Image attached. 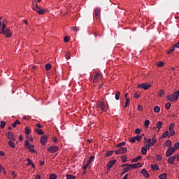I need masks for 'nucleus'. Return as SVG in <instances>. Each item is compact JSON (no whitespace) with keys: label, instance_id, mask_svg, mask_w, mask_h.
<instances>
[{"label":"nucleus","instance_id":"1a4fd4ad","mask_svg":"<svg viewBox=\"0 0 179 179\" xmlns=\"http://www.w3.org/2000/svg\"><path fill=\"white\" fill-rule=\"evenodd\" d=\"M117 163V159L110 160L106 165V170L109 171L110 169Z\"/></svg>","mask_w":179,"mask_h":179},{"label":"nucleus","instance_id":"393cba45","mask_svg":"<svg viewBox=\"0 0 179 179\" xmlns=\"http://www.w3.org/2000/svg\"><path fill=\"white\" fill-rule=\"evenodd\" d=\"M20 121L15 120V122L12 124L13 128H16L17 125H20Z\"/></svg>","mask_w":179,"mask_h":179},{"label":"nucleus","instance_id":"69168bd1","mask_svg":"<svg viewBox=\"0 0 179 179\" xmlns=\"http://www.w3.org/2000/svg\"><path fill=\"white\" fill-rule=\"evenodd\" d=\"M73 30H75L76 31H79V30H80L79 27H74Z\"/></svg>","mask_w":179,"mask_h":179},{"label":"nucleus","instance_id":"c03bdc74","mask_svg":"<svg viewBox=\"0 0 179 179\" xmlns=\"http://www.w3.org/2000/svg\"><path fill=\"white\" fill-rule=\"evenodd\" d=\"M1 27L2 28L0 30H6V29H8V28H6V24H5L4 22H3Z\"/></svg>","mask_w":179,"mask_h":179},{"label":"nucleus","instance_id":"0eeeda50","mask_svg":"<svg viewBox=\"0 0 179 179\" xmlns=\"http://www.w3.org/2000/svg\"><path fill=\"white\" fill-rule=\"evenodd\" d=\"M47 150L49 153H55L56 152H58L59 148L58 146H50L48 148H47Z\"/></svg>","mask_w":179,"mask_h":179},{"label":"nucleus","instance_id":"9b49d317","mask_svg":"<svg viewBox=\"0 0 179 179\" xmlns=\"http://www.w3.org/2000/svg\"><path fill=\"white\" fill-rule=\"evenodd\" d=\"M141 139H142V136L137 135V136L133 137L130 140V142H131L132 143H135V142H136V141H138L139 142V141H141Z\"/></svg>","mask_w":179,"mask_h":179},{"label":"nucleus","instance_id":"e433bc0d","mask_svg":"<svg viewBox=\"0 0 179 179\" xmlns=\"http://www.w3.org/2000/svg\"><path fill=\"white\" fill-rule=\"evenodd\" d=\"M151 169L152 170H159V166H157V164H154L151 166Z\"/></svg>","mask_w":179,"mask_h":179},{"label":"nucleus","instance_id":"5701e85b","mask_svg":"<svg viewBox=\"0 0 179 179\" xmlns=\"http://www.w3.org/2000/svg\"><path fill=\"white\" fill-rule=\"evenodd\" d=\"M130 103H131V101H130L129 98H127L126 101H125L124 108H127V107H128L129 106Z\"/></svg>","mask_w":179,"mask_h":179},{"label":"nucleus","instance_id":"ddd939ff","mask_svg":"<svg viewBox=\"0 0 179 179\" xmlns=\"http://www.w3.org/2000/svg\"><path fill=\"white\" fill-rule=\"evenodd\" d=\"M35 12H37V13L38 15H44L45 13H47V10L43 9V8L39 7V8H36V10H35Z\"/></svg>","mask_w":179,"mask_h":179},{"label":"nucleus","instance_id":"4d7b16f0","mask_svg":"<svg viewBox=\"0 0 179 179\" xmlns=\"http://www.w3.org/2000/svg\"><path fill=\"white\" fill-rule=\"evenodd\" d=\"M27 160V162H28L29 166H31V164H33V162H31V159H29V158H28Z\"/></svg>","mask_w":179,"mask_h":179},{"label":"nucleus","instance_id":"412c9836","mask_svg":"<svg viewBox=\"0 0 179 179\" xmlns=\"http://www.w3.org/2000/svg\"><path fill=\"white\" fill-rule=\"evenodd\" d=\"M141 159H142V156L138 155L137 157L134 158L132 159V162H133V163H136V162H139V160H141Z\"/></svg>","mask_w":179,"mask_h":179},{"label":"nucleus","instance_id":"13d9d810","mask_svg":"<svg viewBox=\"0 0 179 179\" xmlns=\"http://www.w3.org/2000/svg\"><path fill=\"white\" fill-rule=\"evenodd\" d=\"M144 139L147 143H150V141H152V139L147 138L146 137H145Z\"/></svg>","mask_w":179,"mask_h":179},{"label":"nucleus","instance_id":"6ab92c4d","mask_svg":"<svg viewBox=\"0 0 179 179\" xmlns=\"http://www.w3.org/2000/svg\"><path fill=\"white\" fill-rule=\"evenodd\" d=\"M35 132H36L38 135H44V132L43 130H41V129H35Z\"/></svg>","mask_w":179,"mask_h":179},{"label":"nucleus","instance_id":"774afa93","mask_svg":"<svg viewBox=\"0 0 179 179\" xmlns=\"http://www.w3.org/2000/svg\"><path fill=\"white\" fill-rule=\"evenodd\" d=\"M175 94H176L177 97H179V90L175 92Z\"/></svg>","mask_w":179,"mask_h":179},{"label":"nucleus","instance_id":"3c124183","mask_svg":"<svg viewBox=\"0 0 179 179\" xmlns=\"http://www.w3.org/2000/svg\"><path fill=\"white\" fill-rule=\"evenodd\" d=\"M129 166L131 167V169H137L136 164H129Z\"/></svg>","mask_w":179,"mask_h":179},{"label":"nucleus","instance_id":"052dcab7","mask_svg":"<svg viewBox=\"0 0 179 179\" xmlns=\"http://www.w3.org/2000/svg\"><path fill=\"white\" fill-rule=\"evenodd\" d=\"M135 134H137V135H138V134H141V129L138 128L135 130Z\"/></svg>","mask_w":179,"mask_h":179},{"label":"nucleus","instance_id":"9d476101","mask_svg":"<svg viewBox=\"0 0 179 179\" xmlns=\"http://www.w3.org/2000/svg\"><path fill=\"white\" fill-rule=\"evenodd\" d=\"M93 159H94V156H91L90 158H89V160L86 162V164L83 166V169L84 170H86V169H87V167H89L90 163H92V160H93Z\"/></svg>","mask_w":179,"mask_h":179},{"label":"nucleus","instance_id":"7c9ffc66","mask_svg":"<svg viewBox=\"0 0 179 179\" xmlns=\"http://www.w3.org/2000/svg\"><path fill=\"white\" fill-rule=\"evenodd\" d=\"M129 170H131V166H127V167H125L123 169L124 173H128V171H129Z\"/></svg>","mask_w":179,"mask_h":179},{"label":"nucleus","instance_id":"6e6552de","mask_svg":"<svg viewBox=\"0 0 179 179\" xmlns=\"http://www.w3.org/2000/svg\"><path fill=\"white\" fill-rule=\"evenodd\" d=\"M175 150L173 149V147H169L167 150H166V157H170V156H172V155L175 152Z\"/></svg>","mask_w":179,"mask_h":179},{"label":"nucleus","instance_id":"f704fd0d","mask_svg":"<svg viewBox=\"0 0 179 179\" xmlns=\"http://www.w3.org/2000/svg\"><path fill=\"white\" fill-rule=\"evenodd\" d=\"M99 13H100V8H96L95 11H94V15L96 16V17H97V16H99Z\"/></svg>","mask_w":179,"mask_h":179},{"label":"nucleus","instance_id":"6e6d98bb","mask_svg":"<svg viewBox=\"0 0 179 179\" xmlns=\"http://www.w3.org/2000/svg\"><path fill=\"white\" fill-rule=\"evenodd\" d=\"M66 58L67 59H71V52H68L66 55Z\"/></svg>","mask_w":179,"mask_h":179},{"label":"nucleus","instance_id":"4be33fe9","mask_svg":"<svg viewBox=\"0 0 179 179\" xmlns=\"http://www.w3.org/2000/svg\"><path fill=\"white\" fill-rule=\"evenodd\" d=\"M66 179H76V176H75L73 175L66 174Z\"/></svg>","mask_w":179,"mask_h":179},{"label":"nucleus","instance_id":"c9c22d12","mask_svg":"<svg viewBox=\"0 0 179 179\" xmlns=\"http://www.w3.org/2000/svg\"><path fill=\"white\" fill-rule=\"evenodd\" d=\"M100 78V73H96L94 78V82H97V80Z\"/></svg>","mask_w":179,"mask_h":179},{"label":"nucleus","instance_id":"f03ea898","mask_svg":"<svg viewBox=\"0 0 179 179\" xmlns=\"http://www.w3.org/2000/svg\"><path fill=\"white\" fill-rule=\"evenodd\" d=\"M0 34H3L7 38L12 37V31L10 29L7 28L6 29H0Z\"/></svg>","mask_w":179,"mask_h":179},{"label":"nucleus","instance_id":"58836bf2","mask_svg":"<svg viewBox=\"0 0 179 179\" xmlns=\"http://www.w3.org/2000/svg\"><path fill=\"white\" fill-rule=\"evenodd\" d=\"M120 96H121V92L117 91L116 92V94H115V99L116 100H120Z\"/></svg>","mask_w":179,"mask_h":179},{"label":"nucleus","instance_id":"680f3d73","mask_svg":"<svg viewBox=\"0 0 179 179\" xmlns=\"http://www.w3.org/2000/svg\"><path fill=\"white\" fill-rule=\"evenodd\" d=\"M136 167L137 169L139 168V167H142V164H141V163H139V162L136 163Z\"/></svg>","mask_w":179,"mask_h":179},{"label":"nucleus","instance_id":"338daca9","mask_svg":"<svg viewBox=\"0 0 179 179\" xmlns=\"http://www.w3.org/2000/svg\"><path fill=\"white\" fill-rule=\"evenodd\" d=\"M128 176H129V174L127 173L122 179H128Z\"/></svg>","mask_w":179,"mask_h":179},{"label":"nucleus","instance_id":"473e14b6","mask_svg":"<svg viewBox=\"0 0 179 179\" xmlns=\"http://www.w3.org/2000/svg\"><path fill=\"white\" fill-rule=\"evenodd\" d=\"M154 113H160V107L156 106L154 107Z\"/></svg>","mask_w":179,"mask_h":179},{"label":"nucleus","instance_id":"c756f323","mask_svg":"<svg viewBox=\"0 0 179 179\" xmlns=\"http://www.w3.org/2000/svg\"><path fill=\"white\" fill-rule=\"evenodd\" d=\"M0 173H3L4 176H6V171H5V169L0 165Z\"/></svg>","mask_w":179,"mask_h":179},{"label":"nucleus","instance_id":"5fc2aeb1","mask_svg":"<svg viewBox=\"0 0 179 179\" xmlns=\"http://www.w3.org/2000/svg\"><path fill=\"white\" fill-rule=\"evenodd\" d=\"M37 8H40L39 6H38V4L37 3H35V6H34L33 7H32V9H33V10H36V9H37Z\"/></svg>","mask_w":179,"mask_h":179},{"label":"nucleus","instance_id":"0e129e2a","mask_svg":"<svg viewBox=\"0 0 179 179\" xmlns=\"http://www.w3.org/2000/svg\"><path fill=\"white\" fill-rule=\"evenodd\" d=\"M134 97H135V99H139V97H140L139 94L136 93V94H134Z\"/></svg>","mask_w":179,"mask_h":179},{"label":"nucleus","instance_id":"b1692460","mask_svg":"<svg viewBox=\"0 0 179 179\" xmlns=\"http://www.w3.org/2000/svg\"><path fill=\"white\" fill-rule=\"evenodd\" d=\"M175 151L176 150H178L179 149V142H176L174 145L173 148H172Z\"/></svg>","mask_w":179,"mask_h":179},{"label":"nucleus","instance_id":"aec40b11","mask_svg":"<svg viewBox=\"0 0 179 179\" xmlns=\"http://www.w3.org/2000/svg\"><path fill=\"white\" fill-rule=\"evenodd\" d=\"M162 125H163V122H162V121H159L157 122L156 128L160 130L162 129Z\"/></svg>","mask_w":179,"mask_h":179},{"label":"nucleus","instance_id":"bb28decb","mask_svg":"<svg viewBox=\"0 0 179 179\" xmlns=\"http://www.w3.org/2000/svg\"><path fill=\"white\" fill-rule=\"evenodd\" d=\"M141 153L142 155H146V153H148V149L146 148V147H143L141 148Z\"/></svg>","mask_w":179,"mask_h":179},{"label":"nucleus","instance_id":"a19ab883","mask_svg":"<svg viewBox=\"0 0 179 179\" xmlns=\"http://www.w3.org/2000/svg\"><path fill=\"white\" fill-rule=\"evenodd\" d=\"M31 131V130L30 129H29L28 127H25V134H26V135H29Z\"/></svg>","mask_w":179,"mask_h":179},{"label":"nucleus","instance_id":"ea45409f","mask_svg":"<svg viewBox=\"0 0 179 179\" xmlns=\"http://www.w3.org/2000/svg\"><path fill=\"white\" fill-rule=\"evenodd\" d=\"M8 145H9V146H10V148H15V143H13V141H9Z\"/></svg>","mask_w":179,"mask_h":179},{"label":"nucleus","instance_id":"de8ad7c7","mask_svg":"<svg viewBox=\"0 0 179 179\" xmlns=\"http://www.w3.org/2000/svg\"><path fill=\"white\" fill-rule=\"evenodd\" d=\"M157 66H159L160 68L164 66V62H159V63L157 64Z\"/></svg>","mask_w":179,"mask_h":179},{"label":"nucleus","instance_id":"72a5a7b5","mask_svg":"<svg viewBox=\"0 0 179 179\" xmlns=\"http://www.w3.org/2000/svg\"><path fill=\"white\" fill-rule=\"evenodd\" d=\"M171 107V103L168 102L165 105L166 110H170V108Z\"/></svg>","mask_w":179,"mask_h":179},{"label":"nucleus","instance_id":"a211bd4d","mask_svg":"<svg viewBox=\"0 0 179 179\" xmlns=\"http://www.w3.org/2000/svg\"><path fill=\"white\" fill-rule=\"evenodd\" d=\"M119 152L120 155H122V153H127V148H122V147L120 148Z\"/></svg>","mask_w":179,"mask_h":179},{"label":"nucleus","instance_id":"cd10ccee","mask_svg":"<svg viewBox=\"0 0 179 179\" xmlns=\"http://www.w3.org/2000/svg\"><path fill=\"white\" fill-rule=\"evenodd\" d=\"M165 145H166V146H169V148H171V145H173V143H171V141L170 140H166L165 141Z\"/></svg>","mask_w":179,"mask_h":179},{"label":"nucleus","instance_id":"4c0bfd02","mask_svg":"<svg viewBox=\"0 0 179 179\" xmlns=\"http://www.w3.org/2000/svg\"><path fill=\"white\" fill-rule=\"evenodd\" d=\"M113 153H114V150L108 151L106 154V156H107L108 157H110V156H111Z\"/></svg>","mask_w":179,"mask_h":179},{"label":"nucleus","instance_id":"dca6fc26","mask_svg":"<svg viewBox=\"0 0 179 179\" xmlns=\"http://www.w3.org/2000/svg\"><path fill=\"white\" fill-rule=\"evenodd\" d=\"M141 174H143V177H145V178H149V177H150L149 173H148V171H146L145 169L141 170Z\"/></svg>","mask_w":179,"mask_h":179},{"label":"nucleus","instance_id":"79ce46f5","mask_svg":"<svg viewBox=\"0 0 179 179\" xmlns=\"http://www.w3.org/2000/svg\"><path fill=\"white\" fill-rule=\"evenodd\" d=\"M45 69H46V71H50L51 69V64H50V63L46 64Z\"/></svg>","mask_w":179,"mask_h":179},{"label":"nucleus","instance_id":"bf43d9fd","mask_svg":"<svg viewBox=\"0 0 179 179\" xmlns=\"http://www.w3.org/2000/svg\"><path fill=\"white\" fill-rule=\"evenodd\" d=\"M64 43H68L69 41V38L68 36H65L64 38Z\"/></svg>","mask_w":179,"mask_h":179},{"label":"nucleus","instance_id":"a18cd8bd","mask_svg":"<svg viewBox=\"0 0 179 179\" xmlns=\"http://www.w3.org/2000/svg\"><path fill=\"white\" fill-rule=\"evenodd\" d=\"M155 159H156V160H158V162H160V160H162V159H163V157L161 155H157L155 156Z\"/></svg>","mask_w":179,"mask_h":179},{"label":"nucleus","instance_id":"09e8293b","mask_svg":"<svg viewBox=\"0 0 179 179\" xmlns=\"http://www.w3.org/2000/svg\"><path fill=\"white\" fill-rule=\"evenodd\" d=\"M124 145H125V142H121L120 143H118L116 146L117 148H121L122 146H124Z\"/></svg>","mask_w":179,"mask_h":179},{"label":"nucleus","instance_id":"f257e3e1","mask_svg":"<svg viewBox=\"0 0 179 179\" xmlns=\"http://www.w3.org/2000/svg\"><path fill=\"white\" fill-rule=\"evenodd\" d=\"M96 108L97 111H107V106L104 104V102L103 101H98L96 103Z\"/></svg>","mask_w":179,"mask_h":179},{"label":"nucleus","instance_id":"a878e982","mask_svg":"<svg viewBox=\"0 0 179 179\" xmlns=\"http://www.w3.org/2000/svg\"><path fill=\"white\" fill-rule=\"evenodd\" d=\"M159 179H166L167 178V174L166 173H162L159 176Z\"/></svg>","mask_w":179,"mask_h":179},{"label":"nucleus","instance_id":"37998d69","mask_svg":"<svg viewBox=\"0 0 179 179\" xmlns=\"http://www.w3.org/2000/svg\"><path fill=\"white\" fill-rule=\"evenodd\" d=\"M166 136H169V131H165L161 136V138H166Z\"/></svg>","mask_w":179,"mask_h":179},{"label":"nucleus","instance_id":"423d86ee","mask_svg":"<svg viewBox=\"0 0 179 179\" xmlns=\"http://www.w3.org/2000/svg\"><path fill=\"white\" fill-rule=\"evenodd\" d=\"M166 99H167L168 100H169V101H176V100H178V96H177V95H176V93L172 94H171V95H168V96H166Z\"/></svg>","mask_w":179,"mask_h":179},{"label":"nucleus","instance_id":"2eb2a0df","mask_svg":"<svg viewBox=\"0 0 179 179\" xmlns=\"http://www.w3.org/2000/svg\"><path fill=\"white\" fill-rule=\"evenodd\" d=\"M176 159H177V157L176 155H173V156H171L169 158H168L167 162L170 164H173Z\"/></svg>","mask_w":179,"mask_h":179},{"label":"nucleus","instance_id":"f3484780","mask_svg":"<svg viewBox=\"0 0 179 179\" xmlns=\"http://www.w3.org/2000/svg\"><path fill=\"white\" fill-rule=\"evenodd\" d=\"M175 134H176V131H174V128L169 127L170 136H174Z\"/></svg>","mask_w":179,"mask_h":179},{"label":"nucleus","instance_id":"39448f33","mask_svg":"<svg viewBox=\"0 0 179 179\" xmlns=\"http://www.w3.org/2000/svg\"><path fill=\"white\" fill-rule=\"evenodd\" d=\"M156 142H157V140L156 139V136H154L152 140L150 141V143L146 144L145 146L148 149H150V148H152V146H153Z\"/></svg>","mask_w":179,"mask_h":179},{"label":"nucleus","instance_id":"2f4dec72","mask_svg":"<svg viewBox=\"0 0 179 179\" xmlns=\"http://www.w3.org/2000/svg\"><path fill=\"white\" fill-rule=\"evenodd\" d=\"M5 125H6V122H5V121H3V120H1L0 122V127H1V129L5 128Z\"/></svg>","mask_w":179,"mask_h":179},{"label":"nucleus","instance_id":"c85d7f7f","mask_svg":"<svg viewBox=\"0 0 179 179\" xmlns=\"http://www.w3.org/2000/svg\"><path fill=\"white\" fill-rule=\"evenodd\" d=\"M174 51H176V48L173 46L168 50L167 54H171V52H174Z\"/></svg>","mask_w":179,"mask_h":179},{"label":"nucleus","instance_id":"4468645a","mask_svg":"<svg viewBox=\"0 0 179 179\" xmlns=\"http://www.w3.org/2000/svg\"><path fill=\"white\" fill-rule=\"evenodd\" d=\"M6 136L8 137V139H10V141H15V135L13 134V132L8 131L6 134Z\"/></svg>","mask_w":179,"mask_h":179},{"label":"nucleus","instance_id":"f8f14e48","mask_svg":"<svg viewBox=\"0 0 179 179\" xmlns=\"http://www.w3.org/2000/svg\"><path fill=\"white\" fill-rule=\"evenodd\" d=\"M47 139H48V136L47 135H43L41 138V143L43 146L45 145V143L47 142Z\"/></svg>","mask_w":179,"mask_h":179},{"label":"nucleus","instance_id":"49530a36","mask_svg":"<svg viewBox=\"0 0 179 179\" xmlns=\"http://www.w3.org/2000/svg\"><path fill=\"white\" fill-rule=\"evenodd\" d=\"M150 124V121L149 120H145V122H144V125L145 127V128H148V125Z\"/></svg>","mask_w":179,"mask_h":179},{"label":"nucleus","instance_id":"7ed1b4c3","mask_svg":"<svg viewBox=\"0 0 179 179\" xmlns=\"http://www.w3.org/2000/svg\"><path fill=\"white\" fill-rule=\"evenodd\" d=\"M25 148H27V149H28V150H29V152H31V153H37V151H36V150H34V145L30 144L29 143V141H26Z\"/></svg>","mask_w":179,"mask_h":179},{"label":"nucleus","instance_id":"864d4df0","mask_svg":"<svg viewBox=\"0 0 179 179\" xmlns=\"http://www.w3.org/2000/svg\"><path fill=\"white\" fill-rule=\"evenodd\" d=\"M158 94H159V97H162L163 96V94H164V91L163 90H159Z\"/></svg>","mask_w":179,"mask_h":179},{"label":"nucleus","instance_id":"603ef678","mask_svg":"<svg viewBox=\"0 0 179 179\" xmlns=\"http://www.w3.org/2000/svg\"><path fill=\"white\" fill-rule=\"evenodd\" d=\"M50 179H57V175L56 174H51L49 177Z\"/></svg>","mask_w":179,"mask_h":179},{"label":"nucleus","instance_id":"8fccbe9b","mask_svg":"<svg viewBox=\"0 0 179 179\" xmlns=\"http://www.w3.org/2000/svg\"><path fill=\"white\" fill-rule=\"evenodd\" d=\"M126 157H127V155H125L124 157V156L121 157V159H122L123 163H127V161Z\"/></svg>","mask_w":179,"mask_h":179},{"label":"nucleus","instance_id":"e2e57ef3","mask_svg":"<svg viewBox=\"0 0 179 179\" xmlns=\"http://www.w3.org/2000/svg\"><path fill=\"white\" fill-rule=\"evenodd\" d=\"M176 127V123H171L169 125V128H173Z\"/></svg>","mask_w":179,"mask_h":179},{"label":"nucleus","instance_id":"20e7f679","mask_svg":"<svg viewBox=\"0 0 179 179\" xmlns=\"http://www.w3.org/2000/svg\"><path fill=\"white\" fill-rule=\"evenodd\" d=\"M151 86L152 85H150L148 83H144L138 85V89H143L144 90H148V89H149V87H151Z\"/></svg>","mask_w":179,"mask_h":179}]
</instances>
